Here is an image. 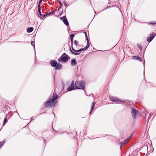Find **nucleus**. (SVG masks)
Wrapping results in <instances>:
<instances>
[{
    "instance_id": "9",
    "label": "nucleus",
    "mask_w": 156,
    "mask_h": 156,
    "mask_svg": "<svg viewBox=\"0 0 156 156\" xmlns=\"http://www.w3.org/2000/svg\"><path fill=\"white\" fill-rule=\"evenodd\" d=\"M38 12L41 16H42V17H44L46 15L45 14L42 15L41 14V6L40 4H39L38 3Z\"/></svg>"
},
{
    "instance_id": "14",
    "label": "nucleus",
    "mask_w": 156,
    "mask_h": 156,
    "mask_svg": "<svg viewBox=\"0 0 156 156\" xmlns=\"http://www.w3.org/2000/svg\"><path fill=\"white\" fill-rule=\"evenodd\" d=\"M77 64L76 60L75 59H73L71 61V65L72 66H74Z\"/></svg>"
},
{
    "instance_id": "17",
    "label": "nucleus",
    "mask_w": 156,
    "mask_h": 156,
    "mask_svg": "<svg viewBox=\"0 0 156 156\" xmlns=\"http://www.w3.org/2000/svg\"><path fill=\"white\" fill-rule=\"evenodd\" d=\"M128 139H127L126 140H125L121 144V145L120 146V149H121V148L128 141Z\"/></svg>"
},
{
    "instance_id": "34",
    "label": "nucleus",
    "mask_w": 156,
    "mask_h": 156,
    "mask_svg": "<svg viewBox=\"0 0 156 156\" xmlns=\"http://www.w3.org/2000/svg\"><path fill=\"white\" fill-rule=\"evenodd\" d=\"M42 0H39L38 3H39V4H41V3L42 2Z\"/></svg>"
},
{
    "instance_id": "40",
    "label": "nucleus",
    "mask_w": 156,
    "mask_h": 156,
    "mask_svg": "<svg viewBox=\"0 0 156 156\" xmlns=\"http://www.w3.org/2000/svg\"><path fill=\"white\" fill-rule=\"evenodd\" d=\"M43 142H44V143H45V140L44 139V141H43Z\"/></svg>"
},
{
    "instance_id": "37",
    "label": "nucleus",
    "mask_w": 156,
    "mask_h": 156,
    "mask_svg": "<svg viewBox=\"0 0 156 156\" xmlns=\"http://www.w3.org/2000/svg\"><path fill=\"white\" fill-rule=\"evenodd\" d=\"M62 7V6H60V7L58 8V10H59Z\"/></svg>"
},
{
    "instance_id": "3",
    "label": "nucleus",
    "mask_w": 156,
    "mask_h": 156,
    "mask_svg": "<svg viewBox=\"0 0 156 156\" xmlns=\"http://www.w3.org/2000/svg\"><path fill=\"white\" fill-rule=\"evenodd\" d=\"M69 59L70 57L66 53H64L61 57L58 59V61L59 62L62 61L63 62H66Z\"/></svg>"
},
{
    "instance_id": "35",
    "label": "nucleus",
    "mask_w": 156,
    "mask_h": 156,
    "mask_svg": "<svg viewBox=\"0 0 156 156\" xmlns=\"http://www.w3.org/2000/svg\"><path fill=\"white\" fill-rule=\"evenodd\" d=\"M145 63L144 62V67H145Z\"/></svg>"
},
{
    "instance_id": "11",
    "label": "nucleus",
    "mask_w": 156,
    "mask_h": 156,
    "mask_svg": "<svg viewBox=\"0 0 156 156\" xmlns=\"http://www.w3.org/2000/svg\"><path fill=\"white\" fill-rule=\"evenodd\" d=\"M58 96L56 93H54L52 96V98L51 99L52 100L55 101L58 98Z\"/></svg>"
},
{
    "instance_id": "32",
    "label": "nucleus",
    "mask_w": 156,
    "mask_h": 156,
    "mask_svg": "<svg viewBox=\"0 0 156 156\" xmlns=\"http://www.w3.org/2000/svg\"><path fill=\"white\" fill-rule=\"evenodd\" d=\"M72 50L73 51H74V52H76V50H75V49H74V48H73V47H72Z\"/></svg>"
},
{
    "instance_id": "16",
    "label": "nucleus",
    "mask_w": 156,
    "mask_h": 156,
    "mask_svg": "<svg viewBox=\"0 0 156 156\" xmlns=\"http://www.w3.org/2000/svg\"><path fill=\"white\" fill-rule=\"evenodd\" d=\"M74 37V34H70V38L71 42V44L72 45L73 44V38Z\"/></svg>"
},
{
    "instance_id": "43",
    "label": "nucleus",
    "mask_w": 156,
    "mask_h": 156,
    "mask_svg": "<svg viewBox=\"0 0 156 156\" xmlns=\"http://www.w3.org/2000/svg\"><path fill=\"white\" fill-rule=\"evenodd\" d=\"M59 133H61V132H60Z\"/></svg>"
},
{
    "instance_id": "1",
    "label": "nucleus",
    "mask_w": 156,
    "mask_h": 156,
    "mask_svg": "<svg viewBox=\"0 0 156 156\" xmlns=\"http://www.w3.org/2000/svg\"><path fill=\"white\" fill-rule=\"evenodd\" d=\"M75 84V89L84 90L86 85V82L84 80L80 81V82L76 81Z\"/></svg>"
},
{
    "instance_id": "33",
    "label": "nucleus",
    "mask_w": 156,
    "mask_h": 156,
    "mask_svg": "<svg viewBox=\"0 0 156 156\" xmlns=\"http://www.w3.org/2000/svg\"><path fill=\"white\" fill-rule=\"evenodd\" d=\"M81 51H85L86 50H87V49L85 47L84 48H81Z\"/></svg>"
},
{
    "instance_id": "39",
    "label": "nucleus",
    "mask_w": 156,
    "mask_h": 156,
    "mask_svg": "<svg viewBox=\"0 0 156 156\" xmlns=\"http://www.w3.org/2000/svg\"><path fill=\"white\" fill-rule=\"evenodd\" d=\"M34 119V117H32L31 118V121L32 120H33Z\"/></svg>"
},
{
    "instance_id": "4",
    "label": "nucleus",
    "mask_w": 156,
    "mask_h": 156,
    "mask_svg": "<svg viewBox=\"0 0 156 156\" xmlns=\"http://www.w3.org/2000/svg\"><path fill=\"white\" fill-rule=\"evenodd\" d=\"M131 113L133 119H135L136 116L138 113V111L137 110L133 108L131 110Z\"/></svg>"
},
{
    "instance_id": "13",
    "label": "nucleus",
    "mask_w": 156,
    "mask_h": 156,
    "mask_svg": "<svg viewBox=\"0 0 156 156\" xmlns=\"http://www.w3.org/2000/svg\"><path fill=\"white\" fill-rule=\"evenodd\" d=\"M55 69H57L58 70H59L60 69H61L62 68V65L60 64L59 63H58V64L55 66Z\"/></svg>"
},
{
    "instance_id": "12",
    "label": "nucleus",
    "mask_w": 156,
    "mask_h": 156,
    "mask_svg": "<svg viewBox=\"0 0 156 156\" xmlns=\"http://www.w3.org/2000/svg\"><path fill=\"white\" fill-rule=\"evenodd\" d=\"M132 58L134 60H137L140 62L142 61L141 58L138 56H133Z\"/></svg>"
},
{
    "instance_id": "29",
    "label": "nucleus",
    "mask_w": 156,
    "mask_h": 156,
    "mask_svg": "<svg viewBox=\"0 0 156 156\" xmlns=\"http://www.w3.org/2000/svg\"><path fill=\"white\" fill-rule=\"evenodd\" d=\"M59 3V5L60 6H62V3L61 2L59 1V0H57Z\"/></svg>"
},
{
    "instance_id": "18",
    "label": "nucleus",
    "mask_w": 156,
    "mask_h": 156,
    "mask_svg": "<svg viewBox=\"0 0 156 156\" xmlns=\"http://www.w3.org/2000/svg\"><path fill=\"white\" fill-rule=\"evenodd\" d=\"M95 104H96V102H94L93 103V105L91 106V110L90 112V114L92 111V110H93L94 107H95Z\"/></svg>"
},
{
    "instance_id": "24",
    "label": "nucleus",
    "mask_w": 156,
    "mask_h": 156,
    "mask_svg": "<svg viewBox=\"0 0 156 156\" xmlns=\"http://www.w3.org/2000/svg\"><path fill=\"white\" fill-rule=\"evenodd\" d=\"M7 115V114H6V118ZM7 121V118H5L4 119V123H3V126L6 123Z\"/></svg>"
},
{
    "instance_id": "30",
    "label": "nucleus",
    "mask_w": 156,
    "mask_h": 156,
    "mask_svg": "<svg viewBox=\"0 0 156 156\" xmlns=\"http://www.w3.org/2000/svg\"><path fill=\"white\" fill-rule=\"evenodd\" d=\"M149 24H152V25L154 24H156V22L154 23H151V22H149L148 23Z\"/></svg>"
},
{
    "instance_id": "8",
    "label": "nucleus",
    "mask_w": 156,
    "mask_h": 156,
    "mask_svg": "<svg viewBox=\"0 0 156 156\" xmlns=\"http://www.w3.org/2000/svg\"><path fill=\"white\" fill-rule=\"evenodd\" d=\"M69 50H70V51L71 52V53L72 54H73V55H79L80 54L78 53L82 51H81V49H80L79 50H76V53H75V52H73L72 50V49H71L70 47H69Z\"/></svg>"
},
{
    "instance_id": "41",
    "label": "nucleus",
    "mask_w": 156,
    "mask_h": 156,
    "mask_svg": "<svg viewBox=\"0 0 156 156\" xmlns=\"http://www.w3.org/2000/svg\"><path fill=\"white\" fill-rule=\"evenodd\" d=\"M66 9H65V11H64V12H66Z\"/></svg>"
},
{
    "instance_id": "20",
    "label": "nucleus",
    "mask_w": 156,
    "mask_h": 156,
    "mask_svg": "<svg viewBox=\"0 0 156 156\" xmlns=\"http://www.w3.org/2000/svg\"><path fill=\"white\" fill-rule=\"evenodd\" d=\"M153 39L152 38H151V37H148L147 38V41L148 42H151Z\"/></svg>"
},
{
    "instance_id": "25",
    "label": "nucleus",
    "mask_w": 156,
    "mask_h": 156,
    "mask_svg": "<svg viewBox=\"0 0 156 156\" xmlns=\"http://www.w3.org/2000/svg\"><path fill=\"white\" fill-rule=\"evenodd\" d=\"M83 33L85 34L86 40H89L88 38L87 35V33L86 32H84Z\"/></svg>"
},
{
    "instance_id": "42",
    "label": "nucleus",
    "mask_w": 156,
    "mask_h": 156,
    "mask_svg": "<svg viewBox=\"0 0 156 156\" xmlns=\"http://www.w3.org/2000/svg\"><path fill=\"white\" fill-rule=\"evenodd\" d=\"M53 130H55V131H56L53 128Z\"/></svg>"
},
{
    "instance_id": "5",
    "label": "nucleus",
    "mask_w": 156,
    "mask_h": 156,
    "mask_svg": "<svg viewBox=\"0 0 156 156\" xmlns=\"http://www.w3.org/2000/svg\"><path fill=\"white\" fill-rule=\"evenodd\" d=\"M74 82L73 80L69 86L67 88V90L68 91H71L73 90H75V84L74 85Z\"/></svg>"
},
{
    "instance_id": "38",
    "label": "nucleus",
    "mask_w": 156,
    "mask_h": 156,
    "mask_svg": "<svg viewBox=\"0 0 156 156\" xmlns=\"http://www.w3.org/2000/svg\"><path fill=\"white\" fill-rule=\"evenodd\" d=\"M62 13H63V10H62L60 14V15H61Z\"/></svg>"
},
{
    "instance_id": "19",
    "label": "nucleus",
    "mask_w": 156,
    "mask_h": 156,
    "mask_svg": "<svg viewBox=\"0 0 156 156\" xmlns=\"http://www.w3.org/2000/svg\"><path fill=\"white\" fill-rule=\"evenodd\" d=\"M156 36V34L154 32H152L150 34V37H151V38H152L153 39Z\"/></svg>"
},
{
    "instance_id": "21",
    "label": "nucleus",
    "mask_w": 156,
    "mask_h": 156,
    "mask_svg": "<svg viewBox=\"0 0 156 156\" xmlns=\"http://www.w3.org/2000/svg\"><path fill=\"white\" fill-rule=\"evenodd\" d=\"M31 44L34 47V51H35V42L34 41H32L31 42Z\"/></svg>"
},
{
    "instance_id": "28",
    "label": "nucleus",
    "mask_w": 156,
    "mask_h": 156,
    "mask_svg": "<svg viewBox=\"0 0 156 156\" xmlns=\"http://www.w3.org/2000/svg\"><path fill=\"white\" fill-rule=\"evenodd\" d=\"M54 13H55V12L52 11V12H51L49 13V15H51L53 14Z\"/></svg>"
},
{
    "instance_id": "6",
    "label": "nucleus",
    "mask_w": 156,
    "mask_h": 156,
    "mask_svg": "<svg viewBox=\"0 0 156 156\" xmlns=\"http://www.w3.org/2000/svg\"><path fill=\"white\" fill-rule=\"evenodd\" d=\"M110 99L113 102H119L122 103L123 102L122 100L113 96L110 97Z\"/></svg>"
},
{
    "instance_id": "36",
    "label": "nucleus",
    "mask_w": 156,
    "mask_h": 156,
    "mask_svg": "<svg viewBox=\"0 0 156 156\" xmlns=\"http://www.w3.org/2000/svg\"><path fill=\"white\" fill-rule=\"evenodd\" d=\"M23 42L22 41H15L14 42H15V43H18V42Z\"/></svg>"
},
{
    "instance_id": "7",
    "label": "nucleus",
    "mask_w": 156,
    "mask_h": 156,
    "mask_svg": "<svg viewBox=\"0 0 156 156\" xmlns=\"http://www.w3.org/2000/svg\"><path fill=\"white\" fill-rule=\"evenodd\" d=\"M60 19L62 20L66 26L69 25V23L66 16L60 18Z\"/></svg>"
},
{
    "instance_id": "2",
    "label": "nucleus",
    "mask_w": 156,
    "mask_h": 156,
    "mask_svg": "<svg viewBox=\"0 0 156 156\" xmlns=\"http://www.w3.org/2000/svg\"><path fill=\"white\" fill-rule=\"evenodd\" d=\"M56 105V102L52 100L51 99L49 98L47 101L44 104V105L45 108H51L54 107Z\"/></svg>"
},
{
    "instance_id": "31",
    "label": "nucleus",
    "mask_w": 156,
    "mask_h": 156,
    "mask_svg": "<svg viewBox=\"0 0 156 156\" xmlns=\"http://www.w3.org/2000/svg\"><path fill=\"white\" fill-rule=\"evenodd\" d=\"M63 3L64 4V6L65 7H66L67 6V4L66 3V2L65 1L63 2Z\"/></svg>"
},
{
    "instance_id": "26",
    "label": "nucleus",
    "mask_w": 156,
    "mask_h": 156,
    "mask_svg": "<svg viewBox=\"0 0 156 156\" xmlns=\"http://www.w3.org/2000/svg\"><path fill=\"white\" fill-rule=\"evenodd\" d=\"M74 43L77 46L79 42L78 41L76 40H75L74 41Z\"/></svg>"
},
{
    "instance_id": "22",
    "label": "nucleus",
    "mask_w": 156,
    "mask_h": 156,
    "mask_svg": "<svg viewBox=\"0 0 156 156\" xmlns=\"http://www.w3.org/2000/svg\"><path fill=\"white\" fill-rule=\"evenodd\" d=\"M5 143V140L2 141V142H0V147H2V146L4 145Z\"/></svg>"
},
{
    "instance_id": "15",
    "label": "nucleus",
    "mask_w": 156,
    "mask_h": 156,
    "mask_svg": "<svg viewBox=\"0 0 156 156\" xmlns=\"http://www.w3.org/2000/svg\"><path fill=\"white\" fill-rule=\"evenodd\" d=\"M34 30V28L32 27L28 28L27 29V31L28 33H30L32 32Z\"/></svg>"
},
{
    "instance_id": "10",
    "label": "nucleus",
    "mask_w": 156,
    "mask_h": 156,
    "mask_svg": "<svg viewBox=\"0 0 156 156\" xmlns=\"http://www.w3.org/2000/svg\"><path fill=\"white\" fill-rule=\"evenodd\" d=\"M50 64L52 67H55L57 64V62L55 60H51L50 61Z\"/></svg>"
},
{
    "instance_id": "27",
    "label": "nucleus",
    "mask_w": 156,
    "mask_h": 156,
    "mask_svg": "<svg viewBox=\"0 0 156 156\" xmlns=\"http://www.w3.org/2000/svg\"><path fill=\"white\" fill-rule=\"evenodd\" d=\"M137 46L140 50H142V48L141 45L139 44H137Z\"/></svg>"
},
{
    "instance_id": "23",
    "label": "nucleus",
    "mask_w": 156,
    "mask_h": 156,
    "mask_svg": "<svg viewBox=\"0 0 156 156\" xmlns=\"http://www.w3.org/2000/svg\"><path fill=\"white\" fill-rule=\"evenodd\" d=\"M87 41V44L86 46L85 47L87 49H88L89 47V40H88Z\"/></svg>"
}]
</instances>
